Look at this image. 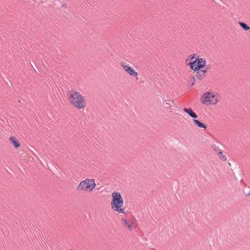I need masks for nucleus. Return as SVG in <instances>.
Returning <instances> with one entry per match:
<instances>
[{
  "label": "nucleus",
  "instance_id": "0eeeda50",
  "mask_svg": "<svg viewBox=\"0 0 250 250\" xmlns=\"http://www.w3.org/2000/svg\"><path fill=\"white\" fill-rule=\"evenodd\" d=\"M122 225L127 229L131 231L136 227L135 222H130L126 218H122L121 220Z\"/></svg>",
  "mask_w": 250,
  "mask_h": 250
},
{
  "label": "nucleus",
  "instance_id": "9d476101",
  "mask_svg": "<svg viewBox=\"0 0 250 250\" xmlns=\"http://www.w3.org/2000/svg\"><path fill=\"white\" fill-rule=\"evenodd\" d=\"M183 110L193 119H196L198 117L197 114L191 108H184Z\"/></svg>",
  "mask_w": 250,
  "mask_h": 250
},
{
  "label": "nucleus",
  "instance_id": "f257e3e1",
  "mask_svg": "<svg viewBox=\"0 0 250 250\" xmlns=\"http://www.w3.org/2000/svg\"><path fill=\"white\" fill-rule=\"evenodd\" d=\"M187 65L195 72V76L198 80H202L206 77L207 69L205 68L206 60L202 58H199L196 54H193L187 59Z\"/></svg>",
  "mask_w": 250,
  "mask_h": 250
},
{
  "label": "nucleus",
  "instance_id": "6e6552de",
  "mask_svg": "<svg viewBox=\"0 0 250 250\" xmlns=\"http://www.w3.org/2000/svg\"><path fill=\"white\" fill-rule=\"evenodd\" d=\"M9 141L15 149H19L21 146V143L19 140L14 136H10L9 137Z\"/></svg>",
  "mask_w": 250,
  "mask_h": 250
},
{
  "label": "nucleus",
  "instance_id": "20e7f679",
  "mask_svg": "<svg viewBox=\"0 0 250 250\" xmlns=\"http://www.w3.org/2000/svg\"><path fill=\"white\" fill-rule=\"evenodd\" d=\"M220 101V95L217 93L211 90L206 91L200 97L201 103L206 106L215 105Z\"/></svg>",
  "mask_w": 250,
  "mask_h": 250
},
{
  "label": "nucleus",
  "instance_id": "39448f33",
  "mask_svg": "<svg viewBox=\"0 0 250 250\" xmlns=\"http://www.w3.org/2000/svg\"><path fill=\"white\" fill-rule=\"evenodd\" d=\"M95 180L93 178H86L81 181L77 187L78 191L89 193L92 192L96 188Z\"/></svg>",
  "mask_w": 250,
  "mask_h": 250
},
{
  "label": "nucleus",
  "instance_id": "1a4fd4ad",
  "mask_svg": "<svg viewBox=\"0 0 250 250\" xmlns=\"http://www.w3.org/2000/svg\"><path fill=\"white\" fill-rule=\"evenodd\" d=\"M174 104L173 101L170 100H167L164 101L162 104L163 107L166 109L172 111Z\"/></svg>",
  "mask_w": 250,
  "mask_h": 250
},
{
  "label": "nucleus",
  "instance_id": "ddd939ff",
  "mask_svg": "<svg viewBox=\"0 0 250 250\" xmlns=\"http://www.w3.org/2000/svg\"><path fill=\"white\" fill-rule=\"evenodd\" d=\"M239 24L246 31L250 29V27L244 22H239Z\"/></svg>",
  "mask_w": 250,
  "mask_h": 250
},
{
  "label": "nucleus",
  "instance_id": "9b49d317",
  "mask_svg": "<svg viewBox=\"0 0 250 250\" xmlns=\"http://www.w3.org/2000/svg\"><path fill=\"white\" fill-rule=\"evenodd\" d=\"M193 123L199 128H203L204 129L207 128V125L205 124L201 123L197 120L193 119Z\"/></svg>",
  "mask_w": 250,
  "mask_h": 250
},
{
  "label": "nucleus",
  "instance_id": "423d86ee",
  "mask_svg": "<svg viewBox=\"0 0 250 250\" xmlns=\"http://www.w3.org/2000/svg\"><path fill=\"white\" fill-rule=\"evenodd\" d=\"M120 65L128 75L137 79H138L139 73L133 66L130 65L125 62H122Z\"/></svg>",
  "mask_w": 250,
  "mask_h": 250
},
{
  "label": "nucleus",
  "instance_id": "7ed1b4c3",
  "mask_svg": "<svg viewBox=\"0 0 250 250\" xmlns=\"http://www.w3.org/2000/svg\"><path fill=\"white\" fill-rule=\"evenodd\" d=\"M110 208L114 212L119 214H125L126 210L124 207V200L121 193L114 191L111 194Z\"/></svg>",
  "mask_w": 250,
  "mask_h": 250
},
{
  "label": "nucleus",
  "instance_id": "f8f14e48",
  "mask_svg": "<svg viewBox=\"0 0 250 250\" xmlns=\"http://www.w3.org/2000/svg\"><path fill=\"white\" fill-rule=\"evenodd\" d=\"M217 155H218L219 159L221 161L225 162L227 160L226 156H225V155L224 154H223V153L222 151H219L218 152Z\"/></svg>",
  "mask_w": 250,
  "mask_h": 250
},
{
  "label": "nucleus",
  "instance_id": "f03ea898",
  "mask_svg": "<svg viewBox=\"0 0 250 250\" xmlns=\"http://www.w3.org/2000/svg\"><path fill=\"white\" fill-rule=\"evenodd\" d=\"M67 99L69 104L79 110H84L87 103L85 97L76 90H71L67 93Z\"/></svg>",
  "mask_w": 250,
  "mask_h": 250
}]
</instances>
